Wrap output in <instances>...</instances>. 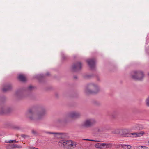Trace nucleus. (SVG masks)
<instances>
[{"mask_svg": "<svg viewBox=\"0 0 149 149\" xmlns=\"http://www.w3.org/2000/svg\"><path fill=\"white\" fill-rule=\"evenodd\" d=\"M96 130H97V131H98V132H101V130H100V128H97L96 129Z\"/></svg>", "mask_w": 149, "mask_h": 149, "instance_id": "27", "label": "nucleus"}, {"mask_svg": "<svg viewBox=\"0 0 149 149\" xmlns=\"http://www.w3.org/2000/svg\"><path fill=\"white\" fill-rule=\"evenodd\" d=\"M103 143H97L95 144V146L97 148L102 149L103 148Z\"/></svg>", "mask_w": 149, "mask_h": 149, "instance_id": "14", "label": "nucleus"}, {"mask_svg": "<svg viewBox=\"0 0 149 149\" xmlns=\"http://www.w3.org/2000/svg\"><path fill=\"white\" fill-rule=\"evenodd\" d=\"M99 91V88L97 85L93 84H90L87 85L85 91L87 94H91L96 93Z\"/></svg>", "mask_w": 149, "mask_h": 149, "instance_id": "2", "label": "nucleus"}, {"mask_svg": "<svg viewBox=\"0 0 149 149\" xmlns=\"http://www.w3.org/2000/svg\"><path fill=\"white\" fill-rule=\"evenodd\" d=\"M5 113L4 109L2 108L0 110V113L1 114H3Z\"/></svg>", "mask_w": 149, "mask_h": 149, "instance_id": "19", "label": "nucleus"}, {"mask_svg": "<svg viewBox=\"0 0 149 149\" xmlns=\"http://www.w3.org/2000/svg\"><path fill=\"white\" fill-rule=\"evenodd\" d=\"M5 142L6 143H15L16 142V140H10L8 141H5Z\"/></svg>", "mask_w": 149, "mask_h": 149, "instance_id": "16", "label": "nucleus"}, {"mask_svg": "<svg viewBox=\"0 0 149 149\" xmlns=\"http://www.w3.org/2000/svg\"><path fill=\"white\" fill-rule=\"evenodd\" d=\"M130 134L129 133L128 130L126 129H124L122 130V135L124 137H130L131 136Z\"/></svg>", "mask_w": 149, "mask_h": 149, "instance_id": "9", "label": "nucleus"}, {"mask_svg": "<svg viewBox=\"0 0 149 149\" xmlns=\"http://www.w3.org/2000/svg\"><path fill=\"white\" fill-rule=\"evenodd\" d=\"M21 136L22 137H23L24 138H25L26 137H28L27 136L24 134H22Z\"/></svg>", "mask_w": 149, "mask_h": 149, "instance_id": "22", "label": "nucleus"}, {"mask_svg": "<svg viewBox=\"0 0 149 149\" xmlns=\"http://www.w3.org/2000/svg\"><path fill=\"white\" fill-rule=\"evenodd\" d=\"M47 75H49V73H47Z\"/></svg>", "mask_w": 149, "mask_h": 149, "instance_id": "30", "label": "nucleus"}, {"mask_svg": "<svg viewBox=\"0 0 149 149\" xmlns=\"http://www.w3.org/2000/svg\"><path fill=\"white\" fill-rule=\"evenodd\" d=\"M82 67V64L80 62L74 64L72 67V69L73 71H77L80 70Z\"/></svg>", "mask_w": 149, "mask_h": 149, "instance_id": "6", "label": "nucleus"}, {"mask_svg": "<svg viewBox=\"0 0 149 149\" xmlns=\"http://www.w3.org/2000/svg\"><path fill=\"white\" fill-rule=\"evenodd\" d=\"M45 114L46 112L45 110H42L36 113L31 109H29L26 113L28 117L35 122L43 119Z\"/></svg>", "mask_w": 149, "mask_h": 149, "instance_id": "1", "label": "nucleus"}, {"mask_svg": "<svg viewBox=\"0 0 149 149\" xmlns=\"http://www.w3.org/2000/svg\"><path fill=\"white\" fill-rule=\"evenodd\" d=\"M96 122L93 119H89L86 120L83 123V125L86 127H89L93 125Z\"/></svg>", "mask_w": 149, "mask_h": 149, "instance_id": "4", "label": "nucleus"}, {"mask_svg": "<svg viewBox=\"0 0 149 149\" xmlns=\"http://www.w3.org/2000/svg\"><path fill=\"white\" fill-rule=\"evenodd\" d=\"M139 149H148V147L146 146H139L138 147Z\"/></svg>", "mask_w": 149, "mask_h": 149, "instance_id": "17", "label": "nucleus"}, {"mask_svg": "<svg viewBox=\"0 0 149 149\" xmlns=\"http://www.w3.org/2000/svg\"><path fill=\"white\" fill-rule=\"evenodd\" d=\"M29 149H39L38 148L35 147H29Z\"/></svg>", "mask_w": 149, "mask_h": 149, "instance_id": "25", "label": "nucleus"}, {"mask_svg": "<svg viewBox=\"0 0 149 149\" xmlns=\"http://www.w3.org/2000/svg\"><path fill=\"white\" fill-rule=\"evenodd\" d=\"M48 133L50 134H61V133H54L52 132H48Z\"/></svg>", "mask_w": 149, "mask_h": 149, "instance_id": "24", "label": "nucleus"}, {"mask_svg": "<svg viewBox=\"0 0 149 149\" xmlns=\"http://www.w3.org/2000/svg\"><path fill=\"white\" fill-rule=\"evenodd\" d=\"M84 140H86V141H94V142H99V141H97V140H91V139H84Z\"/></svg>", "mask_w": 149, "mask_h": 149, "instance_id": "21", "label": "nucleus"}, {"mask_svg": "<svg viewBox=\"0 0 149 149\" xmlns=\"http://www.w3.org/2000/svg\"><path fill=\"white\" fill-rule=\"evenodd\" d=\"M81 114L78 112H72L69 113L67 116V118H76L79 117Z\"/></svg>", "mask_w": 149, "mask_h": 149, "instance_id": "5", "label": "nucleus"}, {"mask_svg": "<svg viewBox=\"0 0 149 149\" xmlns=\"http://www.w3.org/2000/svg\"><path fill=\"white\" fill-rule=\"evenodd\" d=\"M32 133L34 134H37V132L34 130H33L32 131Z\"/></svg>", "mask_w": 149, "mask_h": 149, "instance_id": "23", "label": "nucleus"}, {"mask_svg": "<svg viewBox=\"0 0 149 149\" xmlns=\"http://www.w3.org/2000/svg\"><path fill=\"white\" fill-rule=\"evenodd\" d=\"M131 76L134 79L141 81L143 78L144 74L141 71H135L131 73Z\"/></svg>", "mask_w": 149, "mask_h": 149, "instance_id": "3", "label": "nucleus"}, {"mask_svg": "<svg viewBox=\"0 0 149 149\" xmlns=\"http://www.w3.org/2000/svg\"><path fill=\"white\" fill-rule=\"evenodd\" d=\"M103 147L104 146H106V148H109V147H111L112 146V144L109 143V144H106V143H104L103 144Z\"/></svg>", "mask_w": 149, "mask_h": 149, "instance_id": "15", "label": "nucleus"}, {"mask_svg": "<svg viewBox=\"0 0 149 149\" xmlns=\"http://www.w3.org/2000/svg\"><path fill=\"white\" fill-rule=\"evenodd\" d=\"M146 105L149 107V96L146 99Z\"/></svg>", "mask_w": 149, "mask_h": 149, "instance_id": "18", "label": "nucleus"}, {"mask_svg": "<svg viewBox=\"0 0 149 149\" xmlns=\"http://www.w3.org/2000/svg\"><path fill=\"white\" fill-rule=\"evenodd\" d=\"M74 78L75 79H76L77 78V77L76 76H74Z\"/></svg>", "mask_w": 149, "mask_h": 149, "instance_id": "29", "label": "nucleus"}, {"mask_svg": "<svg viewBox=\"0 0 149 149\" xmlns=\"http://www.w3.org/2000/svg\"><path fill=\"white\" fill-rule=\"evenodd\" d=\"M148 76H149V72L148 73Z\"/></svg>", "mask_w": 149, "mask_h": 149, "instance_id": "31", "label": "nucleus"}, {"mask_svg": "<svg viewBox=\"0 0 149 149\" xmlns=\"http://www.w3.org/2000/svg\"><path fill=\"white\" fill-rule=\"evenodd\" d=\"M62 121V120L61 119H59L57 121V123H60Z\"/></svg>", "mask_w": 149, "mask_h": 149, "instance_id": "28", "label": "nucleus"}, {"mask_svg": "<svg viewBox=\"0 0 149 149\" xmlns=\"http://www.w3.org/2000/svg\"><path fill=\"white\" fill-rule=\"evenodd\" d=\"M144 132L143 131H141L140 133H131L132 135L135 136V137H139L141 136L144 134Z\"/></svg>", "mask_w": 149, "mask_h": 149, "instance_id": "11", "label": "nucleus"}, {"mask_svg": "<svg viewBox=\"0 0 149 149\" xmlns=\"http://www.w3.org/2000/svg\"><path fill=\"white\" fill-rule=\"evenodd\" d=\"M12 88V86L11 85L9 84L6 85L4 86L2 89V90L3 92H6L8 91Z\"/></svg>", "mask_w": 149, "mask_h": 149, "instance_id": "10", "label": "nucleus"}, {"mask_svg": "<svg viewBox=\"0 0 149 149\" xmlns=\"http://www.w3.org/2000/svg\"><path fill=\"white\" fill-rule=\"evenodd\" d=\"M123 145L122 144H116L115 145V147L116 148H119L120 147H121V146Z\"/></svg>", "mask_w": 149, "mask_h": 149, "instance_id": "20", "label": "nucleus"}, {"mask_svg": "<svg viewBox=\"0 0 149 149\" xmlns=\"http://www.w3.org/2000/svg\"><path fill=\"white\" fill-rule=\"evenodd\" d=\"M68 141V140L66 139L62 140L59 141V143L63 145L64 146H67Z\"/></svg>", "mask_w": 149, "mask_h": 149, "instance_id": "13", "label": "nucleus"}, {"mask_svg": "<svg viewBox=\"0 0 149 149\" xmlns=\"http://www.w3.org/2000/svg\"><path fill=\"white\" fill-rule=\"evenodd\" d=\"M76 143L71 140H68L66 147L68 149H72L75 148L76 146Z\"/></svg>", "mask_w": 149, "mask_h": 149, "instance_id": "7", "label": "nucleus"}, {"mask_svg": "<svg viewBox=\"0 0 149 149\" xmlns=\"http://www.w3.org/2000/svg\"><path fill=\"white\" fill-rule=\"evenodd\" d=\"M87 62L91 69H94L95 67V59H89L87 61Z\"/></svg>", "mask_w": 149, "mask_h": 149, "instance_id": "8", "label": "nucleus"}, {"mask_svg": "<svg viewBox=\"0 0 149 149\" xmlns=\"http://www.w3.org/2000/svg\"><path fill=\"white\" fill-rule=\"evenodd\" d=\"M18 79L21 81L24 82L26 80V78L25 76L22 74H20L18 77Z\"/></svg>", "mask_w": 149, "mask_h": 149, "instance_id": "12", "label": "nucleus"}, {"mask_svg": "<svg viewBox=\"0 0 149 149\" xmlns=\"http://www.w3.org/2000/svg\"><path fill=\"white\" fill-rule=\"evenodd\" d=\"M33 87L31 86H29L28 88V89L29 90H31L32 88Z\"/></svg>", "mask_w": 149, "mask_h": 149, "instance_id": "26", "label": "nucleus"}]
</instances>
